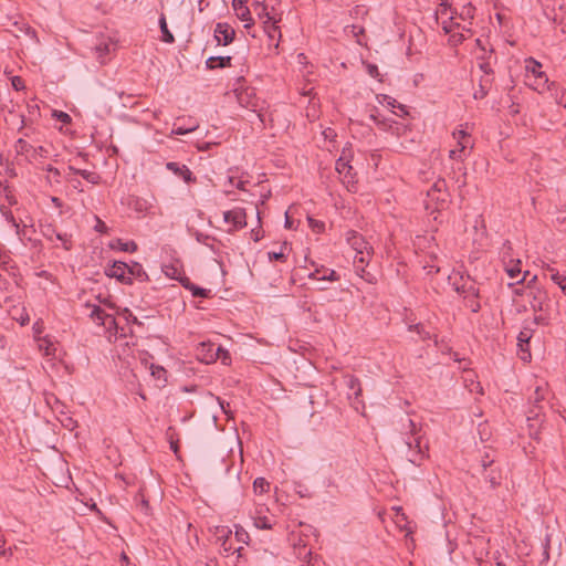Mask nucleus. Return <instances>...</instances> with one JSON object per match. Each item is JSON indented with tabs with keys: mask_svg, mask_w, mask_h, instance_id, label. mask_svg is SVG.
I'll return each instance as SVG.
<instances>
[{
	"mask_svg": "<svg viewBox=\"0 0 566 566\" xmlns=\"http://www.w3.org/2000/svg\"><path fill=\"white\" fill-rule=\"evenodd\" d=\"M127 263L115 261L112 265L106 268L105 273L109 277H115L120 283L130 284V276H127Z\"/></svg>",
	"mask_w": 566,
	"mask_h": 566,
	"instance_id": "obj_12",
	"label": "nucleus"
},
{
	"mask_svg": "<svg viewBox=\"0 0 566 566\" xmlns=\"http://www.w3.org/2000/svg\"><path fill=\"white\" fill-rule=\"evenodd\" d=\"M95 219H96V224L94 227L95 231H97L99 233H107L108 228L105 224V222L103 220H101L98 217H95Z\"/></svg>",
	"mask_w": 566,
	"mask_h": 566,
	"instance_id": "obj_54",
	"label": "nucleus"
},
{
	"mask_svg": "<svg viewBox=\"0 0 566 566\" xmlns=\"http://www.w3.org/2000/svg\"><path fill=\"white\" fill-rule=\"evenodd\" d=\"M286 249V243H284L282 247H281V250L279 252H274V251H270L268 253V256H269V260L270 261H285V253H284V250Z\"/></svg>",
	"mask_w": 566,
	"mask_h": 566,
	"instance_id": "obj_42",
	"label": "nucleus"
},
{
	"mask_svg": "<svg viewBox=\"0 0 566 566\" xmlns=\"http://www.w3.org/2000/svg\"><path fill=\"white\" fill-rule=\"evenodd\" d=\"M127 276H130V284L134 279L139 281H145L147 279V274L144 271L142 264L137 262H133L130 265L128 264Z\"/></svg>",
	"mask_w": 566,
	"mask_h": 566,
	"instance_id": "obj_24",
	"label": "nucleus"
},
{
	"mask_svg": "<svg viewBox=\"0 0 566 566\" xmlns=\"http://www.w3.org/2000/svg\"><path fill=\"white\" fill-rule=\"evenodd\" d=\"M491 85V78H481L480 80V87L476 90L473 94V97L475 99H482L484 98L488 93Z\"/></svg>",
	"mask_w": 566,
	"mask_h": 566,
	"instance_id": "obj_28",
	"label": "nucleus"
},
{
	"mask_svg": "<svg viewBox=\"0 0 566 566\" xmlns=\"http://www.w3.org/2000/svg\"><path fill=\"white\" fill-rule=\"evenodd\" d=\"M57 239L60 241L63 242V245L66 250H70L71 249V244H70V240H69V235L67 234H61V233H57L56 234Z\"/></svg>",
	"mask_w": 566,
	"mask_h": 566,
	"instance_id": "obj_58",
	"label": "nucleus"
},
{
	"mask_svg": "<svg viewBox=\"0 0 566 566\" xmlns=\"http://www.w3.org/2000/svg\"><path fill=\"white\" fill-rule=\"evenodd\" d=\"M307 221H308V226L310 228L315 232V233H321L324 231L325 229V224L323 221H319V220H316L314 218H311L308 217L307 218Z\"/></svg>",
	"mask_w": 566,
	"mask_h": 566,
	"instance_id": "obj_41",
	"label": "nucleus"
},
{
	"mask_svg": "<svg viewBox=\"0 0 566 566\" xmlns=\"http://www.w3.org/2000/svg\"><path fill=\"white\" fill-rule=\"evenodd\" d=\"M237 97L240 105L247 108H252L254 111L258 106L256 101L250 99V94L248 91L238 93Z\"/></svg>",
	"mask_w": 566,
	"mask_h": 566,
	"instance_id": "obj_30",
	"label": "nucleus"
},
{
	"mask_svg": "<svg viewBox=\"0 0 566 566\" xmlns=\"http://www.w3.org/2000/svg\"><path fill=\"white\" fill-rule=\"evenodd\" d=\"M497 59L494 54L493 49L491 48L489 50L488 59H484L481 62H478L479 69L484 73L483 78H490V76L493 74V65L496 63Z\"/></svg>",
	"mask_w": 566,
	"mask_h": 566,
	"instance_id": "obj_19",
	"label": "nucleus"
},
{
	"mask_svg": "<svg viewBox=\"0 0 566 566\" xmlns=\"http://www.w3.org/2000/svg\"><path fill=\"white\" fill-rule=\"evenodd\" d=\"M75 172L93 185H97L99 182L101 177L94 171L76 169Z\"/></svg>",
	"mask_w": 566,
	"mask_h": 566,
	"instance_id": "obj_34",
	"label": "nucleus"
},
{
	"mask_svg": "<svg viewBox=\"0 0 566 566\" xmlns=\"http://www.w3.org/2000/svg\"><path fill=\"white\" fill-rule=\"evenodd\" d=\"M378 102L381 104V105H386L387 107L394 109V108H398L402 115H406L408 114L407 109H406V106L405 105H401L400 103H398L395 98H392L391 96H388V95H379L378 96Z\"/></svg>",
	"mask_w": 566,
	"mask_h": 566,
	"instance_id": "obj_26",
	"label": "nucleus"
},
{
	"mask_svg": "<svg viewBox=\"0 0 566 566\" xmlns=\"http://www.w3.org/2000/svg\"><path fill=\"white\" fill-rule=\"evenodd\" d=\"M44 170H46L48 172L52 174L56 179L60 178L61 176V172L57 168L53 167L52 165H48Z\"/></svg>",
	"mask_w": 566,
	"mask_h": 566,
	"instance_id": "obj_62",
	"label": "nucleus"
},
{
	"mask_svg": "<svg viewBox=\"0 0 566 566\" xmlns=\"http://www.w3.org/2000/svg\"><path fill=\"white\" fill-rule=\"evenodd\" d=\"M124 316H125V319L127 323L142 325V323L138 321V318L127 308H125V311H124Z\"/></svg>",
	"mask_w": 566,
	"mask_h": 566,
	"instance_id": "obj_51",
	"label": "nucleus"
},
{
	"mask_svg": "<svg viewBox=\"0 0 566 566\" xmlns=\"http://www.w3.org/2000/svg\"><path fill=\"white\" fill-rule=\"evenodd\" d=\"M368 73L373 77H377L379 75L378 67L376 65H368Z\"/></svg>",
	"mask_w": 566,
	"mask_h": 566,
	"instance_id": "obj_64",
	"label": "nucleus"
},
{
	"mask_svg": "<svg viewBox=\"0 0 566 566\" xmlns=\"http://www.w3.org/2000/svg\"><path fill=\"white\" fill-rule=\"evenodd\" d=\"M120 250L125 252H135L137 250V244L134 241L120 242Z\"/></svg>",
	"mask_w": 566,
	"mask_h": 566,
	"instance_id": "obj_48",
	"label": "nucleus"
},
{
	"mask_svg": "<svg viewBox=\"0 0 566 566\" xmlns=\"http://www.w3.org/2000/svg\"><path fill=\"white\" fill-rule=\"evenodd\" d=\"M17 155L24 156L29 163H34L39 159L49 157V150L43 147H33L25 139L19 138L14 144Z\"/></svg>",
	"mask_w": 566,
	"mask_h": 566,
	"instance_id": "obj_5",
	"label": "nucleus"
},
{
	"mask_svg": "<svg viewBox=\"0 0 566 566\" xmlns=\"http://www.w3.org/2000/svg\"><path fill=\"white\" fill-rule=\"evenodd\" d=\"M85 307L87 310H90L88 316L95 323L106 327L107 329H111L112 327H114L116 336H120V337L126 336L123 327L120 328V332H119V328H118L117 323H116L115 318L113 317V315L107 314L101 306L95 305V304L85 303Z\"/></svg>",
	"mask_w": 566,
	"mask_h": 566,
	"instance_id": "obj_3",
	"label": "nucleus"
},
{
	"mask_svg": "<svg viewBox=\"0 0 566 566\" xmlns=\"http://www.w3.org/2000/svg\"><path fill=\"white\" fill-rule=\"evenodd\" d=\"M370 118H371V119H373V120H374V122H375V123H376L380 128H382V129H385V130H386V129H388V128H391V125H389V124L387 123V120H385V119H384V120H380V119H378V116H376V115H374V114H371V115H370Z\"/></svg>",
	"mask_w": 566,
	"mask_h": 566,
	"instance_id": "obj_56",
	"label": "nucleus"
},
{
	"mask_svg": "<svg viewBox=\"0 0 566 566\" xmlns=\"http://www.w3.org/2000/svg\"><path fill=\"white\" fill-rule=\"evenodd\" d=\"M449 7L446 3V0H440V9L436 12L434 19L436 22L439 23V19L442 15H448Z\"/></svg>",
	"mask_w": 566,
	"mask_h": 566,
	"instance_id": "obj_47",
	"label": "nucleus"
},
{
	"mask_svg": "<svg viewBox=\"0 0 566 566\" xmlns=\"http://www.w3.org/2000/svg\"><path fill=\"white\" fill-rule=\"evenodd\" d=\"M310 279L335 282L339 280V275L332 269L321 266L315 269V271L310 274Z\"/></svg>",
	"mask_w": 566,
	"mask_h": 566,
	"instance_id": "obj_17",
	"label": "nucleus"
},
{
	"mask_svg": "<svg viewBox=\"0 0 566 566\" xmlns=\"http://www.w3.org/2000/svg\"><path fill=\"white\" fill-rule=\"evenodd\" d=\"M401 434L408 448V460L420 465L428 457V442L423 439L421 428L412 419L406 417L401 419Z\"/></svg>",
	"mask_w": 566,
	"mask_h": 566,
	"instance_id": "obj_1",
	"label": "nucleus"
},
{
	"mask_svg": "<svg viewBox=\"0 0 566 566\" xmlns=\"http://www.w3.org/2000/svg\"><path fill=\"white\" fill-rule=\"evenodd\" d=\"M232 8L237 17L245 22L244 28H250L253 24L250 9L245 4V0H232Z\"/></svg>",
	"mask_w": 566,
	"mask_h": 566,
	"instance_id": "obj_13",
	"label": "nucleus"
},
{
	"mask_svg": "<svg viewBox=\"0 0 566 566\" xmlns=\"http://www.w3.org/2000/svg\"><path fill=\"white\" fill-rule=\"evenodd\" d=\"M493 463V459L490 457L489 453H485L481 459V465L484 470H486L488 467H490Z\"/></svg>",
	"mask_w": 566,
	"mask_h": 566,
	"instance_id": "obj_57",
	"label": "nucleus"
},
{
	"mask_svg": "<svg viewBox=\"0 0 566 566\" xmlns=\"http://www.w3.org/2000/svg\"><path fill=\"white\" fill-rule=\"evenodd\" d=\"M140 501L137 503L138 510L144 513L145 515L149 514V504L148 501L140 494Z\"/></svg>",
	"mask_w": 566,
	"mask_h": 566,
	"instance_id": "obj_49",
	"label": "nucleus"
},
{
	"mask_svg": "<svg viewBox=\"0 0 566 566\" xmlns=\"http://www.w3.org/2000/svg\"><path fill=\"white\" fill-rule=\"evenodd\" d=\"M54 116L63 124H70L71 123V116L67 113L64 112H54Z\"/></svg>",
	"mask_w": 566,
	"mask_h": 566,
	"instance_id": "obj_55",
	"label": "nucleus"
},
{
	"mask_svg": "<svg viewBox=\"0 0 566 566\" xmlns=\"http://www.w3.org/2000/svg\"><path fill=\"white\" fill-rule=\"evenodd\" d=\"M223 220L226 223L231 224L229 231H235L247 226V214L244 209L234 208L223 212Z\"/></svg>",
	"mask_w": 566,
	"mask_h": 566,
	"instance_id": "obj_10",
	"label": "nucleus"
},
{
	"mask_svg": "<svg viewBox=\"0 0 566 566\" xmlns=\"http://www.w3.org/2000/svg\"><path fill=\"white\" fill-rule=\"evenodd\" d=\"M254 12L256 13V15L259 17V19L262 20V22L264 20H268V17H274L269 10H268V7L263 3H255L254 6Z\"/></svg>",
	"mask_w": 566,
	"mask_h": 566,
	"instance_id": "obj_37",
	"label": "nucleus"
},
{
	"mask_svg": "<svg viewBox=\"0 0 566 566\" xmlns=\"http://www.w3.org/2000/svg\"><path fill=\"white\" fill-rule=\"evenodd\" d=\"M428 201L426 202V208L430 209L433 206V209L439 210L443 208V206L448 201L449 193L446 189V181L438 180L436 181L427 191Z\"/></svg>",
	"mask_w": 566,
	"mask_h": 566,
	"instance_id": "obj_6",
	"label": "nucleus"
},
{
	"mask_svg": "<svg viewBox=\"0 0 566 566\" xmlns=\"http://www.w3.org/2000/svg\"><path fill=\"white\" fill-rule=\"evenodd\" d=\"M32 329H33L34 337L38 340V337H42L41 334L43 333V329H44L43 323L41 321H36L33 324Z\"/></svg>",
	"mask_w": 566,
	"mask_h": 566,
	"instance_id": "obj_53",
	"label": "nucleus"
},
{
	"mask_svg": "<svg viewBox=\"0 0 566 566\" xmlns=\"http://www.w3.org/2000/svg\"><path fill=\"white\" fill-rule=\"evenodd\" d=\"M231 530H229L228 527L219 528L217 532L218 541H220L221 543L223 541H231Z\"/></svg>",
	"mask_w": 566,
	"mask_h": 566,
	"instance_id": "obj_46",
	"label": "nucleus"
},
{
	"mask_svg": "<svg viewBox=\"0 0 566 566\" xmlns=\"http://www.w3.org/2000/svg\"><path fill=\"white\" fill-rule=\"evenodd\" d=\"M277 22L279 21L275 19V17H268V20L263 21L264 32L266 33L271 42H275L274 45L276 48L279 46V41L281 39V31L277 25Z\"/></svg>",
	"mask_w": 566,
	"mask_h": 566,
	"instance_id": "obj_14",
	"label": "nucleus"
},
{
	"mask_svg": "<svg viewBox=\"0 0 566 566\" xmlns=\"http://www.w3.org/2000/svg\"><path fill=\"white\" fill-rule=\"evenodd\" d=\"M350 28V32L354 36H359L364 32V28L360 25L353 24L350 27H346V29Z\"/></svg>",
	"mask_w": 566,
	"mask_h": 566,
	"instance_id": "obj_59",
	"label": "nucleus"
},
{
	"mask_svg": "<svg viewBox=\"0 0 566 566\" xmlns=\"http://www.w3.org/2000/svg\"><path fill=\"white\" fill-rule=\"evenodd\" d=\"M545 392L546 388L544 386H536L533 396L531 397V400L534 402L536 408H542L539 403L545 399Z\"/></svg>",
	"mask_w": 566,
	"mask_h": 566,
	"instance_id": "obj_33",
	"label": "nucleus"
},
{
	"mask_svg": "<svg viewBox=\"0 0 566 566\" xmlns=\"http://www.w3.org/2000/svg\"><path fill=\"white\" fill-rule=\"evenodd\" d=\"M166 168L172 174L181 177L187 184L193 182L196 178L192 176V172L186 165H179L175 161H169L166 164Z\"/></svg>",
	"mask_w": 566,
	"mask_h": 566,
	"instance_id": "obj_16",
	"label": "nucleus"
},
{
	"mask_svg": "<svg viewBox=\"0 0 566 566\" xmlns=\"http://www.w3.org/2000/svg\"><path fill=\"white\" fill-rule=\"evenodd\" d=\"M196 128H197V126L184 128L181 126L175 125L171 133L175 134V135H185V134H188L190 132H193Z\"/></svg>",
	"mask_w": 566,
	"mask_h": 566,
	"instance_id": "obj_52",
	"label": "nucleus"
},
{
	"mask_svg": "<svg viewBox=\"0 0 566 566\" xmlns=\"http://www.w3.org/2000/svg\"><path fill=\"white\" fill-rule=\"evenodd\" d=\"M218 399V402L222 409V411L226 413V415H230L231 410H230V403L220 399V398H217Z\"/></svg>",
	"mask_w": 566,
	"mask_h": 566,
	"instance_id": "obj_61",
	"label": "nucleus"
},
{
	"mask_svg": "<svg viewBox=\"0 0 566 566\" xmlns=\"http://www.w3.org/2000/svg\"><path fill=\"white\" fill-rule=\"evenodd\" d=\"M234 537L237 542L248 544L250 541L249 533L242 526H235Z\"/></svg>",
	"mask_w": 566,
	"mask_h": 566,
	"instance_id": "obj_39",
	"label": "nucleus"
},
{
	"mask_svg": "<svg viewBox=\"0 0 566 566\" xmlns=\"http://www.w3.org/2000/svg\"><path fill=\"white\" fill-rule=\"evenodd\" d=\"M344 379H345V384H346L347 388L353 391V395L355 396V398H358L361 395V387H360L359 379L357 377H355L354 375H346L344 377Z\"/></svg>",
	"mask_w": 566,
	"mask_h": 566,
	"instance_id": "obj_27",
	"label": "nucleus"
},
{
	"mask_svg": "<svg viewBox=\"0 0 566 566\" xmlns=\"http://www.w3.org/2000/svg\"><path fill=\"white\" fill-rule=\"evenodd\" d=\"M467 273L460 271H453L452 274L449 275V281L452 283L454 280L462 284V280H460V275H465Z\"/></svg>",
	"mask_w": 566,
	"mask_h": 566,
	"instance_id": "obj_60",
	"label": "nucleus"
},
{
	"mask_svg": "<svg viewBox=\"0 0 566 566\" xmlns=\"http://www.w3.org/2000/svg\"><path fill=\"white\" fill-rule=\"evenodd\" d=\"M526 84L534 91L538 92L539 94H543L548 91H553V87H555V83H549L547 76H527Z\"/></svg>",
	"mask_w": 566,
	"mask_h": 566,
	"instance_id": "obj_15",
	"label": "nucleus"
},
{
	"mask_svg": "<svg viewBox=\"0 0 566 566\" xmlns=\"http://www.w3.org/2000/svg\"><path fill=\"white\" fill-rule=\"evenodd\" d=\"M465 306L470 308L472 313H478L481 308L479 296L464 297Z\"/></svg>",
	"mask_w": 566,
	"mask_h": 566,
	"instance_id": "obj_40",
	"label": "nucleus"
},
{
	"mask_svg": "<svg viewBox=\"0 0 566 566\" xmlns=\"http://www.w3.org/2000/svg\"><path fill=\"white\" fill-rule=\"evenodd\" d=\"M38 347L45 356H54L55 354V345L54 343L48 337H38Z\"/></svg>",
	"mask_w": 566,
	"mask_h": 566,
	"instance_id": "obj_25",
	"label": "nucleus"
},
{
	"mask_svg": "<svg viewBox=\"0 0 566 566\" xmlns=\"http://www.w3.org/2000/svg\"><path fill=\"white\" fill-rule=\"evenodd\" d=\"M335 169L340 176H344V178H343L344 181L349 182L353 179V176H352L353 168L349 165L348 159H346L344 156H342L337 159Z\"/></svg>",
	"mask_w": 566,
	"mask_h": 566,
	"instance_id": "obj_21",
	"label": "nucleus"
},
{
	"mask_svg": "<svg viewBox=\"0 0 566 566\" xmlns=\"http://www.w3.org/2000/svg\"><path fill=\"white\" fill-rule=\"evenodd\" d=\"M532 337V333L530 329H523L520 332L517 336V345L520 347V350L523 353L522 359L527 360L531 358V354L528 352V344L530 339Z\"/></svg>",
	"mask_w": 566,
	"mask_h": 566,
	"instance_id": "obj_18",
	"label": "nucleus"
},
{
	"mask_svg": "<svg viewBox=\"0 0 566 566\" xmlns=\"http://www.w3.org/2000/svg\"><path fill=\"white\" fill-rule=\"evenodd\" d=\"M254 526L260 530H271L273 522L268 516L261 515L260 513L253 517Z\"/></svg>",
	"mask_w": 566,
	"mask_h": 566,
	"instance_id": "obj_29",
	"label": "nucleus"
},
{
	"mask_svg": "<svg viewBox=\"0 0 566 566\" xmlns=\"http://www.w3.org/2000/svg\"><path fill=\"white\" fill-rule=\"evenodd\" d=\"M525 81L527 80V76H531V77H534V76H547L543 71H542V64L536 61L535 59L533 57H528L525 60Z\"/></svg>",
	"mask_w": 566,
	"mask_h": 566,
	"instance_id": "obj_20",
	"label": "nucleus"
},
{
	"mask_svg": "<svg viewBox=\"0 0 566 566\" xmlns=\"http://www.w3.org/2000/svg\"><path fill=\"white\" fill-rule=\"evenodd\" d=\"M91 50L94 52L96 60L104 64L111 52L116 50V42L109 35L101 33L92 41Z\"/></svg>",
	"mask_w": 566,
	"mask_h": 566,
	"instance_id": "obj_4",
	"label": "nucleus"
},
{
	"mask_svg": "<svg viewBox=\"0 0 566 566\" xmlns=\"http://www.w3.org/2000/svg\"><path fill=\"white\" fill-rule=\"evenodd\" d=\"M552 96L555 98L556 103L564 108H566V91L563 88H559L556 84L555 87H553V91H549Z\"/></svg>",
	"mask_w": 566,
	"mask_h": 566,
	"instance_id": "obj_32",
	"label": "nucleus"
},
{
	"mask_svg": "<svg viewBox=\"0 0 566 566\" xmlns=\"http://www.w3.org/2000/svg\"><path fill=\"white\" fill-rule=\"evenodd\" d=\"M235 35L234 29L226 22H219L214 28V40L218 45L230 44Z\"/></svg>",
	"mask_w": 566,
	"mask_h": 566,
	"instance_id": "obj_11",
	"label": "nucleus"
},
{
	"mask_svg": "<svg viewBox=\"0 0 566 566\" xmlns=\"http://www.w3.org/2000/svg\"><path fill=\"white\" fill-rule=\"evenodd\" d=\"M548 271L552 272L551 280L557 284L560 290H566V276L560 275L559 272L553 268H548Z\"/></svg>",
	"mask_w": 566,
	"mask_h": 566,
	"instance_id": "obj_36",
	"label": "nucleus"
},
{
	"mask_svg": "<svg viewBox=\"0 0 566 566\" xmlns=\"http://www.w3.org/2000/svg\"><path fill=\"white\" fill-rule=\"evenodd\" d=\"M346 241L356 251V255L354 258V263L357 269V273L364 277V273L366 272L363 266L359 264L368 263L371 254L373 247L365 240V238L354 230H349L346 232Z\"/></svg>",
	"mask_w": 566,
	"mask_h": 566,
	"instance_id": "obj_2",
	"label": "nucleus"
},
{
	"mask_svg": "<svg viewBox=\"0 0 566 566\" xmlns=\"http://www.w3.org/2000/svg\"><path fill=\"white\" fill-rule=\"evenodd\" d=\"M453 138L458 143V148L451 149L449 157L455 160H463L467 156L465 150L473 147L471 136L465 129L460 128L453 132Z\"/></svg>",
	"mask_w": 566,
	"mask_h": 566,
	"instance_id": "obj_7",
	"label": "nucleus"
},
{
	"mask_svg": "<svg viewBox=\"0 0 566 566\" xmlns=\"http://www.w3.org/2000/svg\"><path fill=\"white\" fill-rule=\"evenodd\" d=\"M159 27L163 33V41L166 43H172L175 41V38L172 33L168 30L166 18L164 14H161L159 19Z\"/></svg>",
	"mask_w": 566,
	"mask_h": 566,
	"instance_id": "obj_31",
	"label": "nucleus"
},
{
	"mask_svg": "<svg viewBox=\"0 0 566 566\" xmlns=\"http://www.w3.org/2000/svg\"><path fill=\"white\" fill-rule=\"evenodd\" d=\"M14 319H17L20 323V325L24 326L30 322V316L25 312V310L22 308L19 316H14Z\"/></svg>",
	"mask_w": 566,
	"mask_h": 566,
	"instance_id": "obj_50",
	"label": "nucleus"
},
{
	"mask_svg": "<svg viewBox=\"0 0 566 566\" xmlns=\"http://www.w3.org/2000/svg\"><path fill=\"white\" fill-rule=\"evenodd\" d=\"M179 281L185 289L191 291L193 296L208 297L210 291L195 285L193 283L190 282V280L188 277H186V276L181 277V279H179Z\"/></svg>",
	"mask_w": 566,
	"mask_h": 566,
	"instance_id": "obj_23",
	"label": "nucleus"
},
{
	"mask_svg": "<svg viewBox=\"0 0 566 566\" xmlns=\"http://www.w3.org/2000/svg\"><path fill=\"white\" fill-rule=\"evenodd\" d=\"M255 493L263 494L270 490V483L264 478H256L253 482Z\"/></svg>",
	"mask_w": 566,
	"mask_h": 566,
	"instance_id": "obj_35",
	"label": "nucleus"
},
{
	"mask_svg": "<svg viewBox=\"0 0 566 566\" xmlns=\"http://www.w3.org/2000/svg\"><path fill=\"white\" fill-rule=\"evenodd\" d=\"M410 329H415L423 339H426L427 337H429V334L426 333V334H422V331H423V327L422 325L420 324H417L415 326H410Z\"/></svg>",
	"mask_w": 566,
	"mask_h": 566,
	"instance_id": "obj_63",
	"label": "nucleus"
},
{
	"mask_svg": "<svg viewBox=\"0 0 566 566\" xmlns=\"http://www.w3.org/2000/svg\"><path fill=\"white\" fill-rule=\"evenodd\" d=\"M438 24H441L442 30L444 31V33H451L453 31L454 23L452 22V17H450L449 14L448 15H442L439 19V23Z\"/></svg>",
	"mask_w": 566,
	"mask_h": 566,
	"instance_id": "obj_38",
	"label": "nucleus"
},
{
	"mask_svg": "<svg viewBox=\"0 0 566 566\" xmlns=\"http://www.w3.org/2000/svg\"><path fill=\"white\" fill-rule=\"evenodd\" d=\"M460 280H462V284H459L457 280L452 282V286L459 294L463 297L479 296V287L469 274L460 275Z\"/></svg>",
	"mask_w": 566,
	"mask_h": 566,
	"instance_id": "obj_9",
	"label": "nucleus"
},
{
	"mask_svg": "<svg viewBox=\"0 0 566 566\" xmlns=\"http://www.w3.org/2000/svg\"><path fill=\"white\" fill-rule=\"evenodd\" d=\"M231 56H210L206 61V66L209 70H213L217 67L224 69L231 66Z\"/></svg>",
	"mask_w": 566,
	"mask_h": 566,
	"instance_id": "obj_22",
	"label": "nucleus"
},
{
	"mask_svg": "<svg viewBox=\"0 0 566 566\" xmlns=\"http://www.w3.org/2000/svg\"><path fill=\"white\" fill-rule=\"evenodd\" d=\"M485 479L489 481L492 488H496L501 483V475L494 470H491L490 473L485 475Z\"/></svg>",
	"mask_w": 566,
	"mask_h": 566,
	"instance_id": "obj_43",
	"label": "nucleus"
},
{
	"mask_svg": "<svg viewBox=\"0 0 566 566\" xmlns=\"http://www.w3.org/2000/svg\"><path fill=\"white\" fill-rule=\"evenodd\" d=\"M537 276L534 275L532 280L527 283V289H530V305L534 312H543L546 308L548 296L545 290L543 289H535L533 290L531 285L536 281Z\"/></svg>",
	"mask_w": 566,
	"mask_h": 566,
	"instance_id": "obj_8",
	"label": "nucleus"
},
{
	"mask_svg": "<svg viewBox=\"0 0 566 566\" xmlns=\"http://www.w3.org/2000/svg\"><path fill=\"white\" fill-rule=\"evenodd\" d=\"M476 45L480 48V51L481 53L478 54L476 59H478V62H481L483 61L484 59H488V55H489V50L490 49H486L485 44L483 43L482 40L480 39H476Z\"/></svg>",
	"mask_w": 566,
	"mask_h": 566,
	"instance_id": "obj_45",
	"label": "nucleus"
},
{
	"mask_svg": "<svg viewBox=\"0 0 566 566\" xmlns=\"http://www.w3.org/2000/svg\"><path fill=\"white\" fill-rule=\"evenodd\" d=\"M520 264H521V261L517 260L516 263L506 268V273L510 277L515 279L520 275V273H521Z\"/></svg>",
	"mask_w": 566,
	"mask_h": 566,
	"instance_id": "obj_44",
	"label": "nucleus"
}]
</instances>
